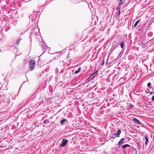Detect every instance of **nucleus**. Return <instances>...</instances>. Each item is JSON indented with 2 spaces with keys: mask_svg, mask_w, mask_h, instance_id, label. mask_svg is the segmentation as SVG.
I'll list each match as a JSON object with an SVG mask.
<instances>
[{
  "mask_svg": "<svg viewBox=\"0 0 154 154\" xmlns=\"http://www.w3.org/2000/svg\"><path fill=\"white\" fill-rule=\"evenodd\" d=\"M29 66L31 70H32L35 68V61L33 60H30L29 62Z\"/></svg>",
  "mask_w": 154,
  "mask_h": 154,
  "instance_id": "nucleus-1",
  "label": "nucleus"
},
{
  "mask_svg": "<svg viewBox=\"0 0 154 154\" xmlns=\"http://www.w3.org/2000/svg\"><path fill=\"white\" fill-rule=\"evenodd\" d=\"M32 33H34V32H32Z\"/></svg>",
  "mask_w": 154,
  "mask_h": 154,
  "instance_id": "nucleus-30",
  "label": "nucleus"
},
{
  "mask_svg": "<svg viewBox=\"0 0 154 154\" xmlns=\"http://www.w3.org/2000/svg\"><path fill=\"white\" fill-rule=\"evenodd\" d=\"M121 131L120 130H119L118 131L117 133L116 134V137H119L120 136V134L121 133Z\"/></svg>",
  "mask_w": 154,
  "mask_h": 154,
  "instance_id": "nucleus-9",
  "label": "nucleus"
},
{
  "mask_svg": "<svg viewBox=\"0 0 154 154\" xmlns=\"http://www.w3.org/2000/svg\"><path fill=\"white\" fill-rule=\"evenodd\" d=\"M81 2H84V1H82Z\"/></svg>",
  "mask_w": 154,
  "mask_h": 154,
  "instance_id": "nucleus-29",
  "label": "nucleus"
},
{
  "mask_svg": "<svg viewBox=\"0 0 154 154\" xmlns=\"http://www.w3.org/2000/svg\"><path fill=\"white\" fill-rule=\"evenodd\" d=\"M121 4H123V2H121Z\"/></svg>",
  "mask_w": 154,
  "mask_h": 154,
  "instance_id": "nucleus-28",
  "label": "nucleus"
},
{
  "mask_svg": "<svg viewBox=\"0 0 154 154\" xmlns=\"http://www.w3.org/2000/svg\"><path fill=\"white\" fill-rule=\"evenodd\" d=\"M151 85V83L150 82L148 83L147 85V86L148 87H149Z\"/></svg>",
  "mask_w": 154,
  "mask_h": 154,
  "instance_id": "nucleus-20",
  "label": "nucleus"
},
{
  "mask_svg": "<svg viewBox=\"0 0 154 154\" xmlns=\"http://www.w3.org/2000/svg\"><path fill=\"white\" fill-rule=\"evenodd\" d=\"M126 147H130V145L128 144H126L122 146V148L123 149H125Z\"/></svg>",
  "mask_w": 154,
  "mask_h": 154,
  "instance_id": "nucleus-10",
  "label": "nucleus"
},
{
  "mask_svg": "<svg viewBox=\"0 0 154 154\" xmlns=\"http://www.w3.org/2000/svg\"><path fill=\"white\" fill-rule=\"evenodd\" d=\"M145 138L146 140V141L145 142V144L146 145L147 144L148 142V137L147 136H146L145 137Z\"/></svg>",
  "mask_w": 154,
  "mask_h": 154,
  "instance_id": "nucleus-11",
  "label": "nucleus"
},
{
  "mask_svg": "<svg viewBox=\"0 0 154 154\" xmlns=\"http://www.w3.org/2000/svg\"><path fill=\"white\" fill-rule=\"evenodd\" d=\"M35 35H37L38 34V33L37 32H35V33H34Z\"/></svg>",
  "mask_w": 154,
  "mask_h": 154,
  "instance_id": "nucleus-24",
  "label": "nucleus"
},
{
  "mask_svg": "<svg viewBox=\"0 0 154 154\" xmlns=\"http://www.w3.org/2000/svg\"><path fill=\"white\" fill-rule=\"evenodd\" d=\"M123 0H119V2H122V1H123Z\"/></svg>",
  "mask_w": 154,
  "mask_h": 154,
  "instance_id": "nucleus-25",
  "label": "nucleus"
},
{
  "mask_svg": "<svg viewBox=\"0 0 154 154\" xmlns=\"http://www.w3.org/2000/svg\"><path fill=\"white\" fill-rule=\"evenodd\" d=\"M62 142L60 145V146L61 147L65 146L66 144L68 143V140L66 139H63L62 140Z\"/></svg>",
  "mask_w": 154,
  "mask_h": 154,
  "instance_id": "nucleus-3",
  "label": "nucleus"
},
{
  "mask_svg": "<svg viewBox=\"0 0 154 154\" xmlns=\"http://www.w3.org/2000/svg\"><path fill=\"white\" fill-rule=\"evenodd\" d=\"M0 85H1V83H0Z\"/></svg>",
  "mask_w": 154,
  "mask_h": 154,
  "instance_id": "nucleus-31",
  "label": "nucleus"
},
{
  "mask_svg": "<svg viewBox=\"0 0 154 154\" xmlns=\"http://www.w3.org/2000/svg\"><path fill=\"white\" fill-rule=\"evenodd\" d=\"M80 70V68H78L77 70L75 72L74 74H76L78 73L79 72Z\"/></svg>",
  "mask_w": 154,
  "mask_h": 154,
  "instance_id": "nucleus-13",
  "label": "nucleus"
},
{
  "mask_svg": "<svg viewBox=\"0 0 154 154\" xmlns=\"http://www.w3.org/2000/svg\"><path fill=\"white\" fill-rule=\"evenodd\" d=\"M118 11L119 12V15L120 14V9H119L118 10Z\"/></svg>",
  "mask_w": 154,
  "mask_h": 154,
  "instance_id": "nucleus-22",
  "label": "nucleus"
},
{
  "mask_svg": "<svg viewBox=\"0 0 154 154\" xmlns=\"http://www.w3.org/2000/svg\"><path fill=\"white\" fill-rule=\"evenodd\" d=\"M98 71H96L95 72L92 74L91 76V78H93L94 77H95L96 76L97 74Z\"/></svg>",
  "mask_w": 154,
  "mask_h": 154,
  "instance_id": "nucleus-7",
  "label": "nucleus"
},
{
  "mask_svg": "<svg viewBox=\"0 0 154 154\" xmlns=\"http://www.w3.org/2000/svg\"><path fill=\"white\" fill-rule=\"evenodd\" d=\"M140 20H138V21H137V22H135V24L134 25V26L135 27L137 26V24H138V23L139 22Z\"/></svg>",
  "mask_w": 154,
  "mask_h": 154,
  "instance_id": "nucleus-16",
  "label": "nucleus"
},
{
  "mask_svg": "<svg viewBox=\"0 0 154 154\" xmlns=\"http://www.w3.org/2000/svg\"><path fill=\"white\" fill-rule=\"evenodd\" d=\"M61 52H57L56 53H55V54H57V57H60V53Z\"/></svg>",
  "mask_w": 154,
  "mask_h": 154,
  "instance_id": "nucleus-15",
  "label": "nucleus"
},
{
  "mask_svg": "<svg viewBox=\"0 0 154 154\" xmlns=\"http://www.w3.org/2000/svg\"><path fill=\"white\" fill-rule=\"evenodd\" d=\"M129 107H133L134 106L131 103H129Z\"/></svg>",
  "mask_w": 154,
  "mask_h": 154,
  "instance_id": "nucleus-19",
  "label": "nucleus"
},
{
  "mask_svg": "<svg viewBox=\"0 0 154 154\" xmlns=\"http://www.w3.org/2000/svg\"><path fill=\"white\" fill-rule=\"evenodd\" d=\"M7 37L5 35H2V36L1 38V40L2 41H4L6 39Z\"/></svg>",
  "mask_w": 154,
  "mask_h": 154,
  "instance_id": "nucleus-6",
  "label": "nucleus"
},
{
  "mask_svg": "<svg viewBox=\"0 0 154 154\" xmlns=\"http://www.w3.org/2000/svg\"><path fill=\"white\" fill-rule=\"evenodd\" d=\"M124 44L123 42H122L121 44V47L122 49H123L124 47Z\"/></svg>",
  "mask_w": 154,
  "mask_h": 154,
  "instance_id": "nucleus-17",
  "label": "nucleus"
},
{
  "mask_svg": "<svg viewBox=\"0 0 154 154\" xmlns=\"http://www.w3.org/2000/svg\"><path fill=\"white\" fill-rule=\"evenodd\" d=\"M152 100L154 101V96H153L152 97Z\"/></svg>",
  "mask_w": 154,
  "mask_h": 154,
  "instance_id": "nucleus-21",
  "label": "nucleus"
},
{
  "mask_svg": "<svg viewBox=\"0 0 154 154\" xmlns=\"http://www.w3.org/2000/svg\"><path fill=\"white\" fill-rule=\"evenodd\" d=\"M10 29V27L9 26L7 28H6L5 29V31H7L9 29Z\"/></svg>",
  "mask_w": 154,
  "mask_h": 154,
  "instance_id": "nucleus-18",
  "label": "nucleus"
},
{
  "mask_svg": "<svg viewBox=\"0 0 154 154\" xmlns=\"http://www.w3.org/2000/svg\"><path fill=\"white\" fill-rule=\"evenodd\" d=\"M104 61H103L101 64V65H100L101 66H103V65L104 64Z\"/></svg>",
  "mask_w": 154,
  "mask_h": 154,
  "instance_id": "nucleus-23",
  "label": "nucleus"
},
{
  "mask_svg": "<svg viewBox=\"0 0 154 154\" xmlns=\"http://www.w3.org/2000/svg\"><path fill=\"white\" fill-rule=\"evenodd\" d=\"M115 134H115H115H113L112 135V137H113V135H115Z\"/></svg>",
  "mask_w": 154,
  "mask_h": 154,
  "instance_id": "nucleus-27",
  "label": "nucleus"
},
{
  "mask_svg": "<svg viewBox=\"0 0 154 154\" xmlns=\"http://www.w3.org/2000/svg\"><path fill=\"white\" fill-rule=\"evenodd\" d=\"M133 121L135 123H137L138 124H140L141 123L140 122L138 119L135 118H133Z\"/></svg>",
  "mask_w": 154,
  "mask_h": 154,
  "instance_id": "nucleus-5",
  "label": "nucleus"
},
{
  "mask_svg": "<svg viewBox=\"0 0 154 154\" xmlns=\"http://www.w3.org/2000/svg\"><path fill=\"white\" fill-rule=\"evenodd\" d=\"M22 39L19 38L16 42V44L17 45H18L20 43V41Z\"/></svg>",
  "mask_w": 154,
  "mask_h": 154,
  "instance_id": "nucleus-12",
  "label": "nucleus"
},
{
  "mask_svg": "<svg viewBox=\"0 0 154 154\" xmlns=\"http://www.w3.org/2000/svg\"><path fill=\"white\" fill-rule=\"evenodd\" d=\"M41 43L42 44H41L40 43V45H42V47L43 48V49L44 50V51L47 50L48 51L50 50V48L48 47L45 44H44L43 42V43L41 42Z\"/></svg>",
  "mask_w": 154,
  "mask_h": 154,
  "instance_id": "nucleus-2",
  "label": "nucleus"
},
{
  "mask_svg": "<svg viewBox=\"0 0 154 154\" xmlns=\"http://www.w3.org/2000/svg\"><path fill=\"white\" fill-rule=\"evenodd\" d=\"M125 140V139L124 138L122 139L118 143V145L119 146H121L122 144L124 143Z\"/></svg>",
  "mask_w": 154,
  "mask_h": 154,
  "instance_id": "nucleus-4",
  "label": "nucleus"
},
{
  "mask_svg": "<svg viewBox=\"0 0 154 154\" xmlns=\"http://www.w3.org/2000/svg\"><path fill=\"white\" fill-rule=\"evenodd\" d=\"M44 124H48L49 123V121L48 120H45L43 122Z\"/></svg>",
  "mask_w": 154,
  "mask_h": 154,
  "instance_id": "nucleus-14",
  "label": "nucleus"
},
{
  "mask_svg": "<svg viewBox=\"0 0 154 154\" xmlns=\"http://www.w3.org/2000/svg\"><path fill=\"white\" fill-rule=\"evenodd\" d=\"M67 120L66 119H63L61 120L60 122V123L61 124L63 125L65 122L67 121Z\"/></svg>",
  "mask_w": 154,
  "mask_h": 154,
  "instance_id": "nucleus-8",
  "label": "nucleus"
},
{
  "mask_svg": "<svg viewBox=\"0 0 154 154\" xmlns=\"http://www.w3.org/2000/svg\"><path fill=\"white\" fill-rule=\"evenodd\" d=\"M119 9H120V8H117V11H118V10Z\"/></svg>",
  "mask_w": 154,
  "mask_h": 154,
  "instance_id": "nucleus-26",
  "label": "nucleus"
}]
</instances>
